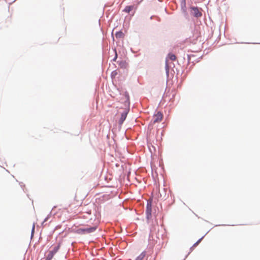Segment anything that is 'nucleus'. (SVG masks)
I'll list each match as a JSON object with an SVG mask.
<instances>
[{
	"label": "nucleus",
	"mask_w": 260,
	"mask_h": 260,
	"mask_svg": "<svg viewBox=\"0 0 260 260\" xmlns=\"http://www.w3.org/2000/svg\"><path fill=\"white\" fill-rule=\"evenodd\" d=\"M54 255V254H53L52 252H51L50 251H49L48 253L46 255V257L44 260H51Z\"/></svg>",
	"instance_id": "nucleus-9"
},
{
	"label": "nucleus",
	"mask_w": 260,
	"mask_h": 260,
	"mask_svg": "<svg viewBox=\"0 0 260 260\" xmlns=\"http://www.w3.org/2000/svg\"><path fill=\"white\" fill-rule=\"evenodd\" d=\"M168 58H169L171 60L174 61L176 60V57L174 54L172 53H169L168 54V57L166 59V68L167 70H169V63Z\"/></svg>",
	"instance_id": "nucleus-5"
},
{
	"label": "nucleus",
	"mask_w": 260,
	"mask_h": 260,
	"mask_svg": "<svg viewBox=\"0 0 260 260\" xmlns=\"http://www.w3.org/2000/svg\"><path fill=\"white\" fill-rule=\"evenodd\" d=\"M117 54L116 52H115V56L114 58L113 59V60L115 61L116 58H117Z\"/></svg>",
	"instance_id": "nucleus-13"
},
{
	"label": "nucleus",
	"mask_w": 260,
	"mask_h": 260,
	"mask_svg": "<svg viewBox=\"0 0 260 260\" xmlns=\"http://www.w3.org/2000/svg\"><path fill=\"white\" fill-rule=\"evenodd\" d=\"M93 218H94V221H95V217H94Z\"/></svg>",
	"instance_id": "nucleus-14"
},
{
	"label": "nucleus",
	"mask_w": 260,
	"mask_h": 260,
	"mask_svg": "<svg viewBox=\"0 0 260 260\" xmlns=\"http://www.w3.org/2000/svg\"><path fill=\"white\" fill-rule=\"evenodd\" d=\"M123 33L121 31H119L116 33L115 36L116 38H121L123 37Z\"/></svg>",
	"instance_id": "nucleus-11"
},
{
	"label": "nucleus",
	"mask_w": 260,
	"mask_h": 260,
	"mask_svg": "<svg viewBox=\"0 0 260 260\" xmlns=\"http://www.w3.org/2000/svg\"><path fill=\"white\" fill-rule=\"evenodd\" d=\"M134 9V6H127L125 7L124 9L123 10V11L126 13H129Z\"/></svg>",
	"instance_id": "nucleus-8"
},
{
	"label": "nucleus",
	"mask_w": 260,
	"mask_h": 260,
	"mask_svg": "<svg viewBox=\"0 0 260 260\" xmlns=\"http://www.w3.org/2000/svg\"><path fill=\"white\" fill-rule=\"evenodd\" d=\"M201 239H200V240H199L194 244V245L196 246V245H197L200 242V241H201Z\"/></svg>",
	"instance_id": "nucleus-12"
},
{
	"label": "nucleus",
	"mask_w": 260,
	"mask_h": 260,
	"mask_svg": "<svg viewBox=\"0 0 260 260\" xmlns=\"http://www.w3.org/2000/svg\"><path fill=\"white\" fill-rule=\"evenodd\" d=\"M152 211V203L151 201H148L147 204L146 212L147 214V218H149L151 216Z\"/></svg>",
	"instance_id": "nucleus-3"
},
{
	"label": "nucleus",
	"mask_w": 260,
	"mask_h": 260,
	"mask_svg": "<svg viewBox=\"0 0 260 260\" xmlns=\"http://www.w3.org/2000/svg\"><path fill=\"white\" fill-rule=\"evenodd\" d=\"M163 116L162 113L158 111L154 114L151 122L153 124L160 122L162 120Z\"/></svg>",
	"instance_id": "nucleus-2"
},
{
	"label": "nucleus",
	"mask_w": 260,
	"mask_h": 260,
	"mask_svg": "<svg viewBox=\"0 0 260 260\" xmlns=\"http://www.w3.org/2000/svg\"><path fill=\"white\" fill-rule=\"evenodd\" d=\"M93 226L90 228H79L76 231V233L78 234H89L94 232L97 229L98 225V222L95 221V223H93Z\"/></svg>",
	"instance_id": "nucleus-1"
},
{
	"label": "nucleus",
	"mask_w": 260,
	"mask_h": 260,
	"mask_svg": "<svg viewBox=\"0 0 260 260\" xmlns=\"http://www.w3.org/2000/svg\"><path fill=\"white\" fill-rule=\"evenodd\" d=\"M60 243H58L56 245H53L51 248V249H50L49 251L51 252H52L53 254H55L59 249L60 247Z\"/></svg>",
	"instance_id": "nucleus-7"
},
{
	"label": "nucleus",
	"mask_w": 260,
	"mask_h": 260,
	"mask_svg": "<svg viewBox=\"0 0 260 260\" xmlns=\"http://www.w3.org/2000/svg\"><path fill=\"white\" fill-rule=\"evenodd\" d=\"M145 256V252H142L136 258V260H142Z\"/></svg>",
	"instance_id": "nucleus-10"
},
{
	"label": "nucleus",
	"mask_w": 260,
	"mask_h": 260,
	"mask_svg": "<svg viewBox=\"0 0 260 260\" xmlns=\"http://www.w3.org/2000/svg\"><path fill=\"white\" fill-rule=\"evenodd\" d=\"M191 13L196 17H200L202 15V13L197 8H191Z\"/></svg>",
	"instance_id": "nucleus-4"
},
{
	"label": "nucleus",
	"mask_w": 260,
	"mask_h": 260,
	"mask_svg": "<svg viewBox=\"0 0 260 260\" xmlns=\"http://www.w3.org/2000/svg\"><path fill=\"white\" fill-rule=\"evenodd\" d=\"M128 111V109H125L124 111L121 113V117L119 121V124H122L123 121L125 120Z\"/></svg>",
	"instance_id": "nucleus-6"
},
{
	"label": "nucleus",
	"mask_w": 260,
	"mask_h": 260,
	"mask_svg": "<svg viewBox=\"0 0 260 260\" xmlns=\"http://www.w3.org/2000/svg\"><path fill=\"white\" fill-rule=\"evenodd\" d=\"M127 100H128L129 96L128 95L127 96Z\"/></svg>",
	"instance_id": "nucleus-15"
}]
</instances>
